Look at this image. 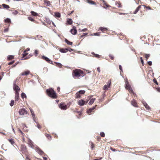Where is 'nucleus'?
<instances>
[{"label": "nucleus", "mask_w": 160, "mask_h": 160, "mask_svg": "<svg viewBox=\"0 0 160 160\" xmlns=\"http://www.w3.org/2000/svg\"><path fill=\"white\" fill-rule=\"evenodd\" d=\"M72 75L74 78H79L84 76V72L80 69H75L72 71Z\"/></svg>", "instance_id": "1"}, {"label": "nucleus", "mask_w": 160, "mask_h": 160, "mask_svg": "<svg viewBox=\"0 0 160 160\" xmlns=\"http://www.w3.org/2000/svg\"><path fill=\"white\" fill-rule=\"evenodd\" d=\"M46 92L48 96L53 99H56L58 97L56 92L52 88L47 89Z\"/></svg>", "instance_id": "2"}, {"label": "nucleus", "mask_w": 160, "mask_h": 160, "mask_svg": "<svg viewBox=\"0 0 160 160\" xmlns=\"http://www.w3.org/2000/svg\"><path fill=\"white\" fill-rule=\"evenodd\" d=\"M70 105V104L68 103L66 105L65 102H62L58 104V107L62 110H66L69 107Z\"/></svg>", "instance_id": "3"}, {"label": "nucleus", "mask_w": 160, "mask_h": 160, "mask_svg": "<svg viewBox=\"0 0 160 160\" xmlns=\"http://www.w3.org/2000/svg\"><path fill=\"white\" fill-rule=\"evenodd\" d=\"M20 151L24 154L26 155L29 154L27 150L26 146L24 145H21L20 147Z\"/></svg>", "instance_id": "4"}, {"label": "nucleus", "mask_w": 160, "mask_h": 160, "mask_svg": "<svg viewBox=\"0 0 160 160\" xmlns=\"http://www.w3.org/2000/svg\"><path fill=\"white\" fill-rule=\"evenodd\" d=\"M27 111L24 108L20 109L19 111V114L20 115L25 116L27 115Z\"/></svg>", "instance_id": "5"}, {"label": "nucleus", "mask_w": 160, "mask_h": 160, "mask_svg": "<svg viewBox=\"0 0 160 160\" xmlns=\"http://www.w3.org/2000/svg\"><path fill=\"white\" fill-rule=\"evenodd\" d=\"M41 58L45 60L49 63L52 64V62L50 59L44 56H42Z\"/></svg>", "instance_id": "6"}, {"label": "nucleus", "mask_w": 160, "mask_h": 160, "mask_svg": "<svg viewBox=\"0 0 160 160\" xmlns=\"http://www.w3.org/2000/svg\"><path fill=\"white\" fill-rule=\"evenodd\" d=\"M88 103V101H85L82 100H79L78 101V104L80 106H83L86 104Z\"/></svg>", "instance_id": "7"}, {"label": "nucleus", "mask_w": 160, "mask_h": 160, "mask_svg": "<svg viewBox=\"0 0 160 160\" xmlns=\"http://www.w3.org/2000/svg\"><path fill=\"white\" fill-rule=\"evenodd\" d=\"M13 88L14 91H15V93L18 92H19L20 89L19 87L17 85L14 84L13 86Z\"/></svg>", "instance_id": "8"}, {"label": "nucleus", "mask_w": 160, "mask_h": 160, "mask_svg": "<svg viewBox=\"0 0 160 160\" xmlns=\"http://www.w3.org/2000/svg\"><path fill=\"white\" fill-rule=\"evenodd\" d=\"M131 104L134 107L136 108L138 107L139 106L138 104L137 101L134 99H133L131 101Z\"/></svg>", "instance_id": "9"}, {"label": "nucleus", "mask_w": 160, "mask_h": 160, "mask_svg": "<svg viewBox=\"0 0 160 160\" xmlns=\"http://www.w3.org/2000/svg\"><path fill=\"white\" fill-rule=\"evenodd\" d=\"M99 30L102 31V32L107 33L108 32V29L106 28L100 27L99 28Z\"/></svg>", "instance_id": "10"}, {"label": "nucleus", "mask_w": 160, "mask_h": 160, "mask_svg": "<svg viewBox=\"0 0 160 160\" xmlns=\"http://www.w3.org/2000/svg\"><path fill=\"white\" fill-rule=\"evenodd\" d=\"M70 32L73 35H75L77 33V30L76 29L75 27H73L72 29L70 30Z\"/></svg>", "instance_id": "11"}, {"label": "nucleus", "mask_w": 160, "mask_h": 160, "mask_svg": "<svg viewBox=\"0 0 160 160\" xmlns=\"http://www.w3.org/2000/svg\"><path fill=\"white\" fill-rule=\"evenodd\" d=\"M111 84V82L110 81H108L107 85H105L103 87L104 90H107Z\"/></svg>", "instance_id": "12"}, {"label": "nucleus", "mask_w": 160, "mask_h": 160, "mask_svg": "<svg viewBox=\"0 0 160 160\" xmlns=\"http://www.w3.org/2000/svg\"><path fill=\"white\" fill-rule=\"evenodd\" d=\"M44 3L45 5L47 6H51L52 5L49 1L47 0H44Z\"/></svg>", "instance_id": "13"}, {"label": "nucleus", "mask_w": 160, "mask_h": 160, "mask_svg": "<svg viewBox=\"0 0 160 160\" xmlns=\"http://www.w3.org/2000/svg\"><path fill=\"white\" fill-rule=\"evenodd\" d=\"M96 106H97V105H96L95 107H93L92 108L89 109L87 111V113L90 114V113L92 112V111L95 109V107H96Z\"/></svg>", "instance_id": "14"}, {"label": "nucleus", "mask_w": 160, "mask_h": 160, "mask_svg": "<svg viewBox=\"0 0 160 160\" xmlns=\"http://www.w3.org/2000/svg\"><path fill=\"white\" fill-rule=\"evenodd\" d=\"M144 106L145 107V108L147 110H149L150 109V108L149 107V106L148 105V104H147V103L145 102H142Z\"/></svg>", "instance_id": "15"}, {"label": "nucleus", "mask_w": 160, "mask_h": 160, "mask_svg": "<svg viewBox=\"0 0 160 160\" xmlns=\"http://www.w3.org/2000/svg\"><path fill=\"white\" fill-rule=\"evenodd\" d=\"M102 1L103 2V7L104 8H107L109 7V6L106 3V2L104 0H102Z\"/></svg>", "instance_id": "16"}, {"label": "nucleus", "mask_w": 160, "mask_h": 160, "mask_svg": "<svg viewBox=\"0 0 160 160\" xmlns=\"http://www.w3.org/2000/svg\"><path fill=\"white\" fill-rule=\"evenodd\" d=\"M86 2L92 5H96V3L92 0H86Z\"/></svg>", "instance_id": "17"}, {"label": "nucleus", "mask_w": 160, "mask_h": 160, "mask_svg": "<svg viewBox=\"0 0 160 160\" xmlns=\"http://www.w3.org/2000/svg\"><path fill=\"white\" fill-rule=\"evenodd\" d=\"M19 99V93H15V101H18Z\"/></svg>", "instance_id": "18"}, {"label": "nucleus", "mask_w": 160, "mask_h": 160, "mask_svg": "<svg viewBox=\"0 0 160 160\" xmlns=\"http://www.w3.org/2000/svg\"><path fill=\"white\" fill-rule=\"evenodd\" d=\"M69 50L68 48H61L59 50V51L62 53H65L67 52Z\"/></svg>", "instance_id": "19"}, {"label": "nucleus", "mask_w": 160, "mask_h": 160, "mask_svg": "<svg viewBox=\"0 0 160 160\" xmlns=\"http://www.w3.org/2000/svg\"><path fill=\"white\" fill-rule=\"evenodd\" d=\"M30 73V72L28 71L27 70L26 71H24L21 73V75L22 76L24 75H26L27 76Z\"/></svg>", "instance_id": "20"}, {"label": "nucleus", "mask_w": 160, "mask_h": 160, "mask_svg": "<svg viewBox=\"0 0 160 160\" xmlns=\"http://www.w3.org/2000/svg\"><path fill=\"white\" fill-rule=\"evenodd\" d=\"M142 6L141 5H139L136 9L135 11H134V12H133L134 14H136L139 11V10L141 8Z\"/></svg>", "instance_id": "21"}, {"label": "nucleus", "mask_w": 160, "mask_h": 160, "mask_svg": "<svg viewBox=\"0 0 160 160\" xmlns=\"http://www.w3.org/2000/svg\"><path fill=\"white\" fill-rule=\"evenodd\" d=\"M95 100V98H92L90 100V101L89 102V104L90 105H92L93 103Z\"/></svg>", "instance_id": "22"}, {"label": "nucleus", "mask_w": 160, "mask_h": 160, "mask_svg": "<svg viewBox=\"0 0 160 160\" xmlns=\"http://www.w3.org/2000/svg\"><path fill=\"white\" fill-rule=\"evenodd\" d=\"M89 143L91 145V149L92 150H93L95 147L94 144L91 141H90Z\"/></svg>", "instance_id": "23"}, {"label": "nucleus", "mask_w": 160, "mask_h": 160, "mask_svg": "<svg viewBox=\"0 0 160 160\" xmlns=\"http://www.w3.org/2000/svg\"><path fill=\"white\" fill-rule=\"evenodd\" d=\"M116 5L118 8H121L122 7V5L120 2H116Z\"/></svg>", "instance_id": "24"}, {"label": "nucleus", "mask_w": 160, "mask_h": 160, "mask_svg": "<svg viewBox=\"0 0 160 160\" xmlns=\"http://www.w3.org/2000/svg\"><path fill=\"white\" fill-rule=\"evenodd\" d=\"M31 13L32 15L34 16H37L38 15V14L37 13L33 11H32L31 12Z\"/></svg>", "instance_id": "25"}, {"label": "nucleus", "mask_w": 160, "mask_h": 160, "mask_svg": "<svg viewBox=\"0 0 160 160\" xmlns=\"http://www.w3.org/2000/svg\"><path fill=\"white\" fill-rule=\"evenodd\" d=\"M8 141L13 146H14V144H15V142L14 140L13 139H9Z\"/></svg>", "instance_id": "26"}, {"label": "nucleus", "mask_w": 160, "mask_h": 160, "mask_svg": "<svg viewBox=\"0 0 160 160\" xmlns=\"http://www.w3.org/2000/svg\"><path fill=\"white\" fill-rule=\"evenodd\" d=\"M26 157V160H31L30 154L25 155Z\"/></svg>", "instance_id": "27"}, {"label": "nucleus", "mask_w": 160, "mask_h": 160, "mask_svg": "<svg viewBox=\"0 0 160 160\" xmlns=\"http://www.w3.org/2000/svg\"><path fill=\"white\" fill-rule=\"evenodd\" d=\"M80 93H79L78 92L76 93L75 94V98H81V96H80Z\"/></svg>", "instance_id": "28"}, {"label": "nucleus", "mask_w": 160, "mask_h": 160, "mask_svg": "<svg viewBox=\"0 0 160 160\" xmlns=\"http://www.w3.org/2000/svg\"><path fill=\"white\" fill-rule=\"evenodd\" d=\"M67 22L68 24L71 25L72 23V21L71 19H67Z\"/></svg>", "instance_id": "29"}, {"label": "nucleus", "mask_w": 160, "mask_h": 160, "mask_svg": "<svg viewBox=\"0 0 160 160\" xmlns=\"http://www.w3.org/2000/svg\"><path fill=\"white\" fill-rule=\"evenodd\" d=\"M143 6L144 7V8H146V10H153L152 8H151L149 6H147L145 5H143Z\"/></svg>", "instance_id": "30"}, {"label": "nucleus", "mask_w": 160, "mask_h": 160, "mask_svg": "<svg viewBox=\"0 0 160 160\" xmlns=\"http://www.w3.org/2000/svg\"><path fill=\"white\" fill-rule=\"evenodd\" d=\"M65 42L68 44L69 45H72V42L69 41L66 39H65Z\"/></svg>", "instance_id": "31"}, {"label": "nucleus", "mask_w": 160, "mask_h": 160, "mask_svg": "<svg viewBox=\"0 0 160 160\" xmlns=\"http://www.w3.org/2000/svg\"><path fill=\"white\" fill-rule=\"evenodd\" d=\"M14 58V56L12 55H9L7 59L8 60H11Z\"/></svg>", "instance_id": "32"}, {"label": "nucleus", "mask_w": 160, "mask_h": 160, "mask_svg": "<svg viewBox=\"0 0 160 160\" xmlns=\"http://www.w3.org/2000/svg\"><path fill=\"white\" fill-rule=\"evenodd\" d=\"M2 6L4 8L8 9L10 8L9 6L8 5L5 4H2Z\"/></svg>", "instance_id": "33"}, {"label": "nucleus", "mask_w": 160, "mask_h": 160, "mask_svg": "<svg viewBox=\"0 0 160 160\" xmlns=\"http://www.w3.org/2000/svg\"><path fill=\"white\" fill-rule=\"evenodd\" d=\"M21 98L22 99H24V98H26V95L25 94L24 92H22L21 94Z\"/></svg>", "instance_id": "34"}, {"label": "nucleus", "mask_w": 160, "mask_h": 160, "mask_svg": "<svg viewBox=\"0 0 160 160\" xmlns=\"http://www.w3.org/2000/svg\"><path fill=\"white\" fill-rule=\"evenodd\" d=\"M28 19L32 22H35L36 21L32 17H28Z\"/></svg>", "instance_id": "35"}, {"label": "nucleus", "mask_w": 160, "mask_h": 160, "mask_svg": "<svg viewBox=\"0 0 160 160\" xmlns=\"http://www.w3.org/2000/svg\"><path fill=\"white\" fill-rule=\"evenodd\" d=\"M55 16L56 17L60 18L61 16V14L59 12H55Z\"/></svg>", "instance_id": "36"}, {"label": "nucleus", "mask_w": 160, "mask_h": 160, "mask_svg": "<svg viewBox=\"0 0 160 160\" xmlns=\"http://www.w3.org/2000/svg\"><path fill=\"white\" fill-rule=\"evenodd\" d=\"M78 92L80 94H84L85 92V91L84 90H81Z\"/></svg>", "instance_id": "37"}, {"label": "nucleus", "mask_w": 160, "mask_h": 160, "mask_svg": "<svg viewBox=\"0 0 160 160\" xmlns=\"http://www.w3.org/2000/svg\"><path fill=\"white\" fill-rule=\"evenodd\" d=\"M28 144L30 145V146L32 147L33 146V142L31 140H29L28 141Z\"/></svg>", "instance_id": "38"}, {"label": "nucleus", "mask_w": 160, "mask_h": 160, "mask_svg": "<svg viewBox=\"0 0 160 160\" xmlns=\"http://www.w3.org/2000/svg\"><path fill=\"white\" fill-rule=\"evenodd\" d=\"M144 56L146 59V60H147L148 58L150 57V54H145L144 55Z\"/></svg>", "instance_id": "39"}, {"label": "nucleus", "mask_w": 160, "mask_h": 160, "mask_svg": "<svg viewBox=\"0 0 160 160\" xmlns=\"http://www.w3.org/2000/svg\"><path fill=\"white\" fill-rule=\"evenodd\" d=\"M27 52H25V50L23 52V53L22 54V56L23 58L25 57L28 54V53H27Z\"/></svg>", "instance_id": "40"}, {"label": "nucleus", "mask_w": 160, "mask_h": 160, "mask_svg": "<svg viewBox=\"0 0 160 160\" xmlns=\"http://www.w3.org/2000/svg\"><path fill=\"white\" fill-rule=\"evenodd\" d=\"M5 22H8V23H10L11 22V20L10 19L8 18H7L5 20Z\"/></svg>", "instance_id": "41"}, {"label": "nucleus", "mask_w": 160, "mask_h": 160, "mask_svg": "<svg viewBox=\"0 0 160 160\" xmlns=\"http://www.w3.org/2000/svg\"><path fill=\"white\" fill-rule=\"evenodd\" d=\"M14 103V102L13 100H12L11 101V102L10 103V105L11 106H12Z\"/></svg>", "instance_id": "42"}, {"label": "nucleus", "mask_w": 160, "mask_h": 160, "mask_svg": "<svg viewBox=\"0 0 160 160\" xmlns=\"http://www.w3.org/2000/svg\"><path fill=\"white\" fill-rule=\"evenodd\" d=\"M57 66L60 68L62 67V65L59 63H56Z\"/></svg>", "instance_id": "43"}, {"label": "nucleus", "mask_w": 160, "mask_h": 160, "mask_svg": "<svg viewBox=\"0 0 160 160\" xmlns=\"http://www.w3.org/2000/svg\"><path fill=\"white\" fill-rule=\"evenodd\" d=\"M87 34H88V33H83V34L82 35H81L80 36V38H82L84 36H86L87 35Z\"/></svg>", "instance_id": "44"}, {"label": "nucleus", "mask_w": 160, "mask_h": 160, "mask_svg": "<svg viewBox=\"0 0 160 160\" xmlns=\"http://www.w3.org/2000/svg\"><path fill=\"white\" fill-rule=\"evenodd\" d=\"M38 54V51L37 50H35L34 52V54L35 56H37Z\"/></svg>", "instance_id": "45"}, {"label": "nucleus", "mask_w": 160, "mask_h": 160, "mask_svg": "<svg viewBox=\"0 0 160 160\" xmlns=\"http://www.w3.org/2000/svg\"><path fill=\"white\" fill-rule=\"evenodd\" d=\"M87 30V28H84V29H83L82 30L79 29V32H82V31L85 32V31H86Z\"/></svg>", "instance_id": "46"}, {"label": "nucleus", "mask_w": 160, "mask_h": 160, "mask_svg": "<svg viewBox=\"0 0 160 160\" xmlns=\"http://www.w3.org/2000/svg\"><path fill=\"white\" fill-rule=\"evenodd\" d=\"M94 55L95 57L97 58H100L101 57L100 55L97 54H94Z\"/></svg>", "instance_id": "47"}, {"label": "nucleus", "mask_w": 160, "mask_h": 160, "mask_svg": "<svg viewBox=\"0 0 160 160\" xmlns=\"http://www.w3.org/2000/svg\"><path fill=\"white\" fill-rule=\"evenodd\" d=\"M109 56L112 60H113L114 59V57L113 55H109Z\"/></svg>", "instance_id": "48"}, {"label": "nucleus", "mask_w": 160, "mask_h": 160, "mask_svg": "<svg viewBox=\"0 0 160 160\" xmlns=\"http://www.w3.org/2000/svg\"><path fill=\"white\" fill-rule=\"evenodd\" d=\"M100 136L102 137H103L105 136V134L103 132H101L100 133Z\"/></svg>", "instance_id": "49"}, {"label": "nucleus", "mask_w": 160, "mask_h": 160, "mask_svg": "<svg viewBox=\"0 0 160 160\" xmlns=\"http://www.w3.org/2000/svg\"><path fill=\"white\" fill-rule=\"evenodd\" d=\"M140 60H141V62H142V65L143 66V65H144V62H143V60L142 58V57H140Z\"/></svg>", "instance_id": "50"}, {"label": "nucleus", "mask_w": 160, "mask_h": 160, "mask_svg": "<svg viewBox=\"0 0 160 160\" xmlns=\"http://www.w3.org/2000/svg\"><path fill=\"white\" fill-rule=\"evenodd\" d=\"M131 87L129 85H127L126 86V88L128 89H129V88H131Z\"/></svg>", "instance_id": "51"}, {"label": "nucleus", "mask_w": 160, "mask_h": 160, "mask_svg": "<svg viewBox=\"0 0 160 160\" xmlns=\"http://www.w3.org/2000/svg\"><path fill=\"white\" fill-rule=\"evenodd\" d=\"M18 131L22 134V135L23 136L24 133L21 130H20V129H19Z\"/></svg>", "instance_id": "52"}, {"label": "nucleus", "mask_w": 160, "mask_h": 160, "mask_svg": "<svg viewBox=\"0 0 160 160\" xmlns=\"http://www.w3.org/2000/svg\"><path fill=\"white\" fill-rule=\"evenodd\" d=\"M39 153L41 155H42L44 153L41 150H39Z\"/></svg>", "instance_id": "53"}, {"label": "nucleus", "mask_w": 160, "mask_h": 160, "mask_svg": "<svg viewBox=\"0 0 160 160\" xmlns=\"http://www.w3.org/2000/svg\"><path fill=\"white\" fill-rule=\"evenodd\" d=\"M129 89H128V91H129V92L130 93H131L132 92H133V90H132V88H129Z\"/></svg>", "instance_id": "54"}, {"label": "nucleus", "mask_w": 160, "mask_h": 160, "mask_svg": "<svg viewBox=\"0 0 160 160\" xmlns=\"http://www.w3.org/2000/svg\"><path fill=\"white\" fill-rule=\"evenodd\" d=\"M119 69H120V71L122 72H123V71H122V67L121 66V65H119Z\"/></svg>", "instance_id": "55"}, {"label": "nucleus", "mask_w": 160, "mask_h": 160, "mask_svg": "<svg viewBox=\"0 0 160 160\" xmlns=\"http://www.w3.org/2000/svg\"><path fill=\"white\" fill-rule=\"evenodd\" d=\"M46 136L49 139H50V138H51V136H50V135H49L48 134H47L46 135Z\"/></svg>", "instance_id": "56"}, {"label": "nucleus", "mask_w": 160, "mask_h": 160, "mask_svg": "<svg viewBox=\"0 0 160 160\" xmlns=\"http://www.w3.org/2000/svg\"><path fill=\"white\" fill-rule=\"evenodd\" d=\"M8 28H6L4 30L3 32H8Z\"/></svg>", "instance_id": "57"}, {"label": "nucleus", "mask_w": 160, "mask_h": 160, "mask_svg": "<svg viewBox=\"0 0 160 160\" xmlns=\"http://www.w3.org/2000/svg\"><path fill=\"white\" fill-rule=\"evenodd\" d=\"M110 149H111L112 151H113V152H115V151H117V150H116V149H114V148H112L111 147H110Z\"/></svg>", "instance_id": "58"}, {"label": "nucleus", "mask_w": 160, "mask_h": 160, "mask_svg": "<svg viewBox=\"0 0 160 160\" xmlns=\"http://www.w3.org/2000/svg\"><path fill=\"white\" fill-rule=\"evenodd\" d=\"M148 63L150 66H151V65H152V62L151 61H149V62H148Z\"/></svg>", "instance_id": "59"}, {"label": "nucleus", "mask_w": 160, "mask_h": 160, "mask_svg": "<svg viewBox=\"0 0 160 160\" xmlns=\"http://www.w3.org/2000/svg\"><path fill=\"white\" fill-rule=\"evenodd\" d=\"M37 127L39 129H40L41 128V125L39 124H37Z\"/></svg>", "instance_id": "60"}, {"label": "nucleus", "mask_w": 160, "mask_h": 160, "mask_svg": "<svg viewBox=\"0 0 160 160\" xmlns=\"http://www.w3.org/2000/svg\"><path fill=\"white\" fill-rule=\"evenodd\" d=\"M14 61H13L11 62H9L8 63V65H11V64H12L13 63H14Z\"/></svg>", "instance_id": "61"}, {"label": "nucleus", "mask_w": 160, "mask_h": 160, "mask_svg": "<svg viewBox=\"0 0 160 160\" xmlns=\"http://www.w3.org/2000/svg\"><path fill=\"white\" fill-rule=\"evenodd\" d=\"M97 69V71L98 72H100V67L98 68Z\"/></svg>", "instance_id": "62"}, {"label": "nucleus", "mask_w": 160, "mask_h": 160, "mask_svg": "<svg viewBox=\"0 0 160 160\" xmlns=\"http://www.w3.org/2000/svg\"><path fill=\"white\" fill-rule=\"evenodd\" d=\"M30 50V48H28L27 49H26V50H25V52H27L28 51H29Z\"/></svg>", "instance_id": "63"}, {"label": "nucleus", "mask_w": 160, "mask_h": 160, "mask_svg": "<svg viewBox=\"0 0 160 160\" xmlns=\"http://www.w3.org/2000/svg\"><path fill=\"white\" fill-rule=\"evenodd\" d=\"M43 160H47L48 158L46 157H43Z\"/></svg>", "instance_id": "64"}]
</instances>
